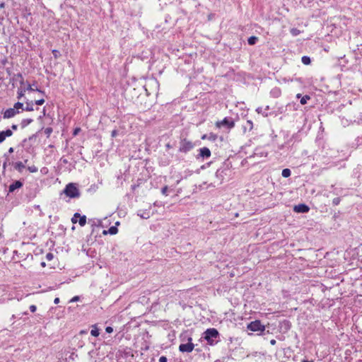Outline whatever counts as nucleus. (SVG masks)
<instances>
[{"label":"nucleus","mask_w":362,"mask_h":362,"mask_svg":"<svg viewBox=\"0 0 362 362\" xmlns=\"http://www.w3.org/2000/svg\"><path fill=\"white\" fill-rule=\"evenodd\" d=\"M79 131H80V129H79V128L76 129L74 130V135H76V134L78 133V132H79Z\"/></svg>","instance_id":"58836bf2"},{"label":"nucleus","mask_w":362,"mask_h":362,"mask_svg":"<svg viewBox=\"0 0 362 362\" xmlns=\"http://www.w3.org/2000/svg\"><path fill=\"white\" fill-rule=\"evenodd\" d=\"M25 89H26V90H29V91L36 90L42 95L45 94V93L43 91H42L37 88V87L36 86V85L35 83L32 84V85L28 83L27 85V87L25 88Z\"/></svg>","instance_id":"9b49d317"},{"label":"nucleus","mask_w":362,"mask_h":362,"mask_svg":"<svg viewBox=\"0 0 362 362\" xmlns=\"http://www.w3.org/2000/svg\"><path fill=\"white\" fill-rule=\"evenodd\" d=\"M33 122L32 119H25L21 122V125L23 127H26L29 124H30Z\"/></svg>","instance_id":"412c9836"},{"label":"nucleus","mask_w":362,"mask_h":362,"mask_svg":"<svg viewBox=\"0 0 362 362\" xmlns=\"http://www.w3.org/2000/svg\"><path fill=\"white\" fill-rule=\"evenodd\" d=\"M309 209L310 208L304 204L296 205L293 208L294 211L297 213H307L309 211Z\"/></svg>","instance_id":"0eeeda50"},{"label":"nucleus","mask_w":362,"mask_h":362,"mask_svg":"<svg viewBox=\"0 0 362 362\" xmlns=\"http://www.w3.org/2000/svg\"><path fill=\"white\" fill-rule=\"evenodd\" d=\"M25 110L27 111H33V103H27V105H26V107H25Z\"/></svg>","instance_id":"a878e982"},{"label":"nucleus","mask_w":362,"mask_h":362,"mask_svg":"<svg viewBox=\"0 0 362 362\" xmlns=\"http://www.w3.org/2000/svg\"><path fill=\"white\" fill-rule=\"evenodd\" d=\"M28 170L30 172V173H36L37 171V168L35 167V165H32V166H29L28 168Z\"/></svg>","instance_id":"393cba45"},{"label":"nucleus","mask_w":362,"mask_h":362,"mask_svg":"<svg viewBox=\"0 0 362 362\" xmlns=\"http://www.w3.org/2000/svg\"><path fill=\"white\" fill-rule=\"evenodd\" d=\"M23 104L20 102H17L14 104L13 108H15L16 110L18 111L19 109H23Z\"/></svg>","instance_id":"5701e85b"},{"label":"nucleus","mask_w":362,"mask_h":362,"mask_svg":"<svg viewBox=\"0 0 362 362\" xmlns=\"http://www.w3.org/2000/svg\"><path fill=\"white\" fill-rule=\"evenodd\" d=\"M168 359L165 356H160L159 358V362H167Z\"/></svg>","instance_id":"72a5a7b5"},{"label":"nucleus","mask_w":362,"mask_h":362,"mask_svg":"<svg viewBox=\"0 0 362 362\" xmlns=\"http://www.w3.org/2000/svg\"><path fill=\"white\" fill-rule=\"evenodd\" d=\"M193 144L191 141L184 140L181 143L180 148V151L187 152L193 148Z\"/></svg>","instance_id":"423d86ee"},{"label":"nucleus","mask_w":362,"mask_h":362,"mask_svg":"<svg viewBox=\"0 0 362 362\" xmlns=\"http://www.w3.org/2000/svg\"><path fill=\"white\" fill-rule=\"evenodd\" d=\"M281 175L284 177H288L291 175V170L288 168H285L282 170Z\"/></svg>","instance_id":"6ab92c4d"},{"label":"nucleus","mask_w":362,"mask_h":362,"mask_svg":"<svg viewBox=\"0 0 362 362\" xmlns=\"http://www.w3.org/2000/svg\"><path fill=\"white\" fill-rule=\"evenodd\" d=\"M302 362H313V361L303 360Z\"/></svg>","instance_id":"49530a36"},{"label":"nucleus","mask_w":362,"mask_h":362,"mask_svg":"<svg viewBox=\"0 0 362 362\" xmlns=\"http://www.w3.org/2000/svg\"><path fill=\"white\" fill-rule=\"evenodd\" d=\"M138 216H139L142 218L148 219L151 216V213L149 211H139Z\"/></svg>","instance_id":"f8f14e48"},{"label":"nucleus","mask_w":362,"mask_h":362,"mask_svg":"<svg viewBox=\"0 0 362 362\" xmlns=\"http://www.w3.org/2000/svg\"><path fill=\"white\" fill-rule=\"evenodd\" d=\"M79 300V297L78 296H74V298H72L70 300L71 303H73V302H76V301H78Z\"/></svg>","instance_id":"e433bc0d"},{"label":"nucleus","mask_w":362,"mask_h":362,"mask_svg":"<svg viewBox=\"0 0 362 362\" xmlns=\"http://www.w3.org/2000/svg\"><path fill=\"white\" fill-rule=\"evenodd\" d=\"M310 99V96L308 95H304L301 99H300V103L302 105H305L307 103V101Z\"/></svg>","instance_id":"b1692460"},{"label":"nucleus","mask_w":362,"mask_h":362,"mask_svg":"<svg viewBox=\"0 0 362 362\" xmlns=\"http://www.w3.org/2000/svg\"><path fill=\"white\" fill-rule=\"evenodd\" d=\"M64 193L70 198H76L80 196L79 190L75 183L68 184L64 189Z\"/></svg>","instance_id":"f257e3e1"},{"label":"nucleus","mask_w":362,"mask_h":362,"mask_svg":"<svg viewBox=\"0 0 362 362\" xmlns=\"http://www.w3.org/2000/svg\"><path fill=\"white\" fill-rule=\"evenodd\" d=\"M81 334H85V333H86V331H81Z\"/></svg>","instance_id":"8fccbe9b"},{"label":"nucleus","mask_w":362,"mask_h":362,"mask_svg":"<svg viewBox=\"0 0 362 362\" xmlns=\"http://www.w3.org/2000/svg\"><path fill=\"white\" fill-rule=\"evenodd\" d=\"M15 168L21 172L25 168V165L22 162H17L15 163Z\"/></svg>","instance_id":"f3484780"},{"label":"nucleus","mask_w":362,"mask_h":362,"mask_svg":"<svg viewBox=\"0 0 362 362\" xmlns=\"http://www.w3.org/2000/svg\"><path fill=\"white\" fill-rule=\"evenodd\" d=\"M11 127H12V129H14V130H16V129H17V125H16V124H13Z\"/></svg>","instance_id":"79ce46f5"},{"label":"nucleus","mask_w":362,"mask_h":362,"mask_svg":"<svg viewBox=\"0 0 362 362\" xmlns=\"http://www.w3.org/2000/svg\"><path fill=\"white\" fill-rule=\"evenodd\" d=\"M19 112L16 110L15 108H8L4 113V118L8 119L13 117Z\"/></svg>","instance_id":"6e6552de"},{"label":"nucleus","mask_w":362,"mask_h":362,"mask_svg":"<svg viewBox=\"0 0 362 362\" xmlns=\"http://www.w3.org/2000/svg\"><path fill=\"white\" fill-rule=\"evenodd\" d=\"M340 203V199L337 197V198H334L333 200H332V204L334 205H338Z\"/></svg>","instance_id":"7c9ffc66"},{"label":"nucleus","mask_w":362,"mask_h":362,"mask_svg":"<svg viewBox=\"0 0 362 362\" xmlns=\"http://www.w3.org/2000/svg\"><path fill=\"white\" fill-rule=\"evenodd\" d=\"M276 340H275V339H272V340L270 341V344H271L272 345H275V344H276Z\"/></svg>","instance_id":"ea45409f"},{"label":"nucleus","mask_w":362,"mask_h":362,"mask_svg":"<svg viewBox=\"0 0 362 362\" xmlns=\"http://www.w3.org/2000/svg\"><path fill=\"white\" fill-rule=\"evenodd\" d=\"M117 135V130H113L112 132V137H115Z\"/></svg>","instance_id":"4c0bfd02"},{"label":"nucleus","mask_w":362,"mask_h":362,"mask_svg":"<svg viewBox=\"0 0 362 362\" xmlns=\"http://www.w3.org/2000/svg\"><path fill=\"white\" fill-rule=\"evenodd\" d=\"M80 217V214L78 213H76L74 216V217L71 218V221L75 223L77 222V218Z\"/></svg>","instance_id":"bb28decb"},{"label":"nucleus","mask_w":362,"mask_h":362,"mask_svg":"<svg viewBox=\"0 0 362 362\" xmlns=\"http://www.w3.org/2000/svg\"><path fill=\"white\" fill-rule=\"evenodd\" d=\"M13 132L10 129H7L6 131H3L0 132V144L2 143L6 137H9L12 136Z\"/></svg>","instance_id":"1a4fd4ad"},{"label":"nucleus","mask_w":362,"mask_h":362,"mask_svg":"<svg viewBox=\"0 0 362 362\" xmlns=\"http://www.w3.org/2000/svg\"><path fill=\"white\" fill-rule=\"evenodd\" d=\"M209 139L210 140H212V141H215L217 138L216 135L214 134H210L208 136Z\"/></svg>","instance_id":"2f4dec72"},{"label":"nucleus","mask_w":362,"mask_h":362,"mask_svg":"<svg viewBox=\"0 0 362 362\" xmlns=\"http://www.w3.org/2000/svg\"><path fill=\"white\" fill-rule=\"evenodd\" d=\"M25 91H26L25 88L21 87L20 88H18V93H18V98L21 99L22 97H23L24 95H25Z\"/></svg>","instance_id":"dca6fc26"},{"label":"nucleus","mask_w":362,"mask_h":362,"mask_svg":"<svg viewBox=\"0 0 362 362\" xmlns=\"http://www.w3.org/2000/svg\"><path fill=\"white\" fill-rule=\"evenodd\" d=\"M54 258V255L51 252H48L47 255H46V259L48 261H51L52 259Z\"/></svg>","instance_id":"cd10ccee"},{"label":"nucleus","mask_w":362,"mask_h":362,"mask_svg":"<svg viewBox=\"0 0 362 362\" xmlns=\"http://www.w3.org/2000/svg\"><path fill=\"white\" fill-rule=\"evenodd\" d=\"M52 53H53L54 58H56V59L58 58L60 55L59 52L57 49L52 50Z\"/></svg>","instance_id":"c756f323"},{"label":"nucleus","mask_w":362,"mask_h":362,"mask_svg":"<svg viewBox=\"0 0 362 362\" xmlns=\"http://www.w3.org/2000/svg\"><path fill=\"white\" fill-rule=\"evenodd\" d=\"M21 85H23V84H24V81H23V80H22V81H21Z\"/></svg>","instance_id":"09e8293b"},{"label":"nucleus","mask_w":362,"mask_h":362,"mask_svg":"<svg viewBox=\"0 0 362 362\" xmlns=\"http://www.w3.org/2000/svg\"><path fill=\"white\" fill-rule=\"evenodd\" d=\"M204 339L207 340L210 344H213L214 339L217 338L218 336V332L216 329L211 328L206 329V331L204 332Z\"/></svg>","instance_id":"7ed1b4c3"},{"label":"nucleus","mask_w":362,"mask_h":362,"mask_svg":"<svg viewBox=\"0 0 362 362\" xmlns=\"http://www.w3.org/2000/svg\"><path fill=\"white\" fill-rule=\"evenodd\" d=\"M301 60H302V62L305 65H308L310 64V57H308L307 56L303 57Z\"/></svg>","instance_id":"4be33fe9"},{"label":"nucleus","mask_w":362,"mask_h":362,"mask_svg":"<svg viewBox=\"0 0 362 362\" xmlns=\"http://www.w3.org/2000/svg\"><path fill=\"white\" fill-rule=\"evenodd\" d=\"M199 156L202 158H209L211 156V151L206 147H203L199 149Z\"/></svg>","instance_id":"9d476101"},{"label":"nucleus","mask_w":362,"mask_h":362,"mask_svg":"<svg viewBox=\"0 0 362 362\" xmlns=\"http://www.w3.org/2000/svg\"><path fill=\"white\" fill-rule=\"evenodd\" d=\"M206 137H207V136H206V135H204V136L202 137V139H206Z\"/></svg>","instance_id":"de8ad7c7"},{"label":"nucleus","mask_w":362,"mask_h":362,"mask_svg":"<svg viewBox=\"0 0 362 362\" xmlns=\"http://www.w3.org/2000/svg\"><path fill=\"white\" fill-rule=\"evenodd\" d=\"M45 103V100L43 98L35 100V103L37 105H42Z\"/></svg>","instance_id":"c85d7f7f"},{"label":"nucleus","mask_w":362,"mask_h":362,"mask_svg":"<svg viewBox=\"0 0 362 362\" xmlns=\"http://www.w3.org/2000/svg\"><path fill=\"white\" fill-rule=\"evenodd\" d=\"M117 232H118V229H117V226H111L109 228L108 232H107L106 230H104L103 233L104 234H107V233H110L111 235H115V234L117 233Z\"/></svg>","instance_id":"4468645a"},{"label":"nucleus","mask_w":362,"mask_h":362,"mask_svg":"<svg viewBox=\"0 0 362 362\" xmlns=\"http://www.w3.org/2000/svg\"><path fill=\"white\" fill-rule=\"evenodd\" d=\"M105 331H106V332H107V333H112V332H113V329H112V327H107L105 328Z\"/></svg>","instance_id":"f704fd0d"},{"label":"nucleus","mask_w":362,"mask_h":362,"mask_svg":"<svg viewBox=\"0 0 362 362\" xmlns=\"http://www.w3.org/2000/svg\"><path fill=\"white\" fill-rule=\"evenodd\" d=\"M90 334L93 337L99 336V334H100L99 329H98V327L95 325L92 326V329L90 331Z\"/></svg>","instance_id":"2eb2a0df"},{"label":"nucleus","mask_w":362,"mask_h":362,"mask_svg":"<svg viewBox=\"0 0 362 362\" xmlns=\"http://www.w3.org/2000/svg\"><path fill=\"white\" fill-rule=\"evenodd\" d=\"M79 218V220H78V223L81 226H83L86 225V217L85 216H81L78 217Z\"/></svg>","instance_id":"a211bd4d"},{"label":"nucleus","mask_w":362,"mask_h":362,"mask_svg":"<svg viewBox=\"0 0 362 362\" xmlns=\"http://www.w3.org/2000/svg\"><path fill=\"white\" fill-rule=\"evenodd\" d=\"M59 298H56L54 299V303L55 304L59 303Z\"/></svg>","instance_id":"a19ab883"},{"label":"nucleus","mask_w":362,"mask_h":362,"mask_svg":"<svg viewBox=\"0 0 362 362\" xmlns=\"http://www.w3.org/2000/svg\"><path fill=\"white\" fill-rule=\"evenodd\" d=\"M257 41V37H255V36H252V37H249V39H248V44L250 45H253L256 43Z\"/></svg>","instance_id":"aec40b11"},{"label":"nucleus","mask_w":362,"mask_h":362,"mask_svg":"<svg viewBox=\"0 0 362 362\" xmlns=\"http://www.w3.org/2000/svg\"><path fill=\"white\" fill-rule=\"evenodd\" d=\"M8 152L9 153H12L13 152V148L12 147H11L9 149H8Z\"/></svg>","instance_id":"37998d69"},{"label":"nucleus","mask_w":362,"mask_h":362,"mask_svg":"<svg viewBox=\"0 0 362 362\" xmlns=\"http://www.w3.org/2000/svg\"><path fill=\"white\" fill-rule=\"evenodd\" d=\"M219 173H220V170H218L216 173V175L218 177L219 175Z\"/></svg>","instance_id":"c03bdc74"},{"label":"nucleus","mask_w":362,"mask_h":362,"mask_svg":"<svg viewBox=\"0 0 362 362\" xmlns=\"http://www.w3.org/2000/svg\"><path fill=\"white\" fill-rule=\"evenodd\" d=\"M41 266L42 267H45V262H41Z\"/></svg>","instance_id":"a18cd8bd"},{"label":"nucleus","mask_w":362,"mask_h":362,"mask_svg":"<svg viewBox=\"0 0 362 362\" xmlns=\"http://www.w3.org/2000/svg\"><path fill=\"white\" fill-rule=\"evenodd\" d=\"M22 186V183L20 181H16L13 184L9 186V191L13 192L17 188H20Z\"/></svg>","instance_id":"ddd939ff"},{"label":"nucleus","mask_w":362,"mask_h":362,"mask_svg":"<svg viewBox=\"0 0 362 362\" xmlns=\"http://www.w3.org/2000/svg\"><path fill=\"white\" fill-rule=\"evenodd\" d=\"M167 191H168V187H167V186H165V187L162 189V190H161L162 194H164V195H165V196H167V195H168V194H167Z\"/></svg>","instance_id":"473e14b6"},{"label":"nucleus","mask_w":362,"mask_h":362,"mask_svg":"<svg viewBox=\"0 0 362 362\" xmlns=\"http://www.w3.org/2000/svg\"><path fill=\"white\" fill-rule=\"evenodd\" d=\"M247 328L252 332H260L259 334V335H260L262 332L264 331L265 326L262 325L259 320H255L249 323Z\"/></svg>","instance_id":"f03ea898"},{"label":"nucleus","mask_w":362,"mask_h":362,"mask_svg":"<svg viewBox=\"0 0 362 362\" xmlns=\"http://www.w3.org/2000/svg\"><path fill=\"white\" fill-rule=\"evenodd\" d=\"M216 125L218 128L226 127L228 129H232L235 126V123L232 119L226 117L221 121L216 122Z\"/></svg>","instance_id":"20e7f679"},{"label":"nucleus","mask_w":362,"mask_h":362,"mask_svg":"<svg viewBox=\"0 0 362 362\" xmlns=\"http://www.w3.org/2000/svg\"><path fill=\"white\" fill-rule=\"evenodd\" d=\"M189 340V342L187 343V344H181L179 346V350L181 351V352H187V353H189L191 351H192V350L194 349V344L191 342L192 341V339L191 338H189L188 339Z\"/></svg>","instance_id":"39448f33"},{"label":"nucleus","mask_w":362,"mask_h":362,"mask_svg":"<svg viewBox=\"0 0 362 362\" xmlns=\"http://www.w3.org/2000/svg\"><path fill=\"white\" fill-rule=\"evenodd\" d=\"M297 97L300 98V93L297 94Z\"/></svg>","instance_id":"3c124183"},{"label":"nucleus","mask_w":362,"mask_h":362,"mask_svg":"<svg viewBox=\"0 0 362 362\" xmlns=\"http://www.w3.org/2000/svg\"><path fill=\"white\" fill-rule=\"evenodd\" d=\"M36 309H37V308H36V306H35V305H30V311H31L32 313L35 312V311H36Z\"/></svg>","instance_id":"c9c22d12"}]
</instances>
